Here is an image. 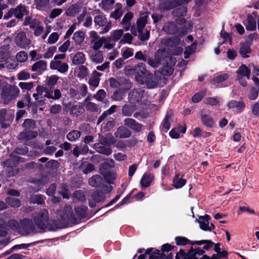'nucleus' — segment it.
<instances>
[{
    "mask_svg": "<svg viewBox=\"0 0 259 259\" xmlns=\"http://www.w3.org/2000/svg\"><path fill=\"white\" fill-rule=\"evenodd\" d=\"M115 142V140L111 134L107 135L105 137L99 136V143L94 144V149L98 153L110 155L112 152L110 146Z\"/></svg>",
    "mask_w": 259,
    "mask_h": 259,
    "instance_id": "1",
    "label": "nucleus"
},
{
    "mask_svg": "<svg viewBox=\"0 0 259 259\" xmlns=\"http://www.w3.org/2000/svg\"><path fill=\"white\" fill-rule=\"evenodd\" d=\"M33 220L38 232L52 230L50 225L49 213L46 209L40 210L34 218Z\"/></svg>",
    "mask_w": 259,
    "mask_h": 259,
    "instance_id": "2",
    "label": "nucleus"
},
{
    "mask_svg": "<svg viewBox=\"0 0 259 259\" xmlns=\"http://www.w3.org/2000/svg\"><path fill=\"white\" fill-rule=\"evenodd\" d=\"M23 127L25 132L20 133L19 135L20 139L29 140L31 138L36 137L37 136V132L30 131L35 127V122L33 120L30 119H26L23 123Z\"/></svg>",
    "mask_w": 259,
    "mask_h": 259,
    "instance_id": "3",
    "label": "nucleus"
},
{
    "mask_svg": "<svg viewBox=\"0 0 259 259\" xmlns=\"http://www.w3.org/2000/svg\"><path fill=\"white\" fill-rule=\"evenodd\" d=\"M90 37V47L95 51L100 49L106 40L103 37H100L95 31H91L89 33Z\"/></svg>",
    "mask_w": 259,
    "mask_h": 259,
    "instance_id": "4",
    "label": "nucleus"
},
{
    "mask_svg": "<svg viewBox=\"0 0 259 259\" xmlns=\"http://www.w3.org/2000/svg\"><path fill=\"white\" fill-rule=\"evenodd\" d=\"M21 229H19V233L23 235L35 234L38 232L35 229L32 222L28 219H24L21 221Z\"/></svg>",
    "mask_w": 259,
    "mask_h": 259,
    "instance_id": "5",
    "label": "nucleus"
},
{
    "mask_svg": "<svg viewBox=\"0 0 259 259\" xmlns=\"http://www.w3.org/2000/svg\"><path fill=\"white\" fill-rule=\"evenodd\" d=\"M148 71L145 64L141 63L135 67V76L137 81L140 84L145 82L144 78L148 74Z\"/></svg>",
    "mask_w": 259,
    "mask_h": 259,
    "instance_id": "6",
    "label": "nucleus"
},
{
    "mask_svg": "<svg viewBox=\"0 0 259 259\" xmlns=\"http://www.w3.org/2000/svg\"><path fill=\"white\" fill-rule=\"evenodd\" d=\"M191 1V0H162L159 5V8L163 10H169L174 8L177 6L187 4Z\"/></svg>",
    "mask_w": 259,
    "mask_h": 259,
    "instance_id": "7",
    "label": "nucleus"
},
{
    "mask_svg": "<svg viewBox=\"0 0 259 259\" xmlns=\"http://www.w3.org/2000/svg\"><path fill=\"white\" fill-rule=\"evenodd\" d=\"M9 90V87H5L2 93V97L4 100L5 104L9 103L10 101L15 98L18 96L19 93V90L16 87H12L10 89V93L7 94V91Z\"/></svg>",
    "mask_w": 259,
    "mask_h": 259,
    "instance_id": "8",
    "label": "nucleus"
},
{
    "mask_svg": "<svg viewBox=\"0 0 259 259\" xmlns=\"http://www.w3.org/2000/svg\"><path fill=\"white\" fill-rule=\"evenodd\" d=\"M164 61L166 64L161 70V73L165 76H169L173 72L172 66L176 63V60L171 57L168 56L164 58Z\"/></svg>",
    "mask_w": 259,
    "mask_h": 259,
    "instance_id": "9",
    "label": "nucleus"
},
{
    "mask_svg": "<svg viewBox=\"0 0 259 259\" xmlns=\"http://www.w3.org/2000/svg\"><path fill=\"white\" fill-rule=\"evenodd\" d=\"M165 52L164 50H158L155 53L154 58H149L147 60L148 64L153 68L158 67L163 59Z\"/></svg>",
    "mask_w": 259,
    "mask_h": 259,
    "instance_id": "10",
    "label": "nucleus"
},
{
    "mask_svg": "<svg viewBox=\"0 0 259 259\" xmlns=\"http://www.w3.org/2000/svg\"><path fill=\"white\" fill-rule=\"evenodd\" d=\"M14 117V113L8 112L5 109L0 110V124L3 127H6L10 125Z\"/></svg>",
    "mask_w": 259,
    "mask_h": 259,
    "instance_id": "11",
    "label": "nucleus"
},
{
    "mask_svg": "<svg viewBox=\"0 0 259 259\" xmlns=\"http://www.w3.org/2000/svg\"><path fill=\"white\" fill-rule=\"evenodd\" d=\"M15 42L17 46L24 49L29 46L30 40L26 37V33L21 31L17 34L15 37Z\"/></svg>",
    "mask_w": 259,
    "mask_h": 259,
    "instance_id": "12",
    "label": "nucleus"
},
{
    "mask_svg": "<svg viewBox=\"0 0 259 259\" xmlns=\"http://www.w3.org/2000/svg\"><path fill=\"white\" fill-rule=\"evenodd\" d=\"M144 91L141 89L133 90L128 95L129 101L133 104L139 102L144 97Z\"/></svg>",
    "mask_w": 259,
    "mask_h": 259,
    "instance_id": "13",
    "label": "nucleus"
},
{
    "mask_svg": "<svg viewBox=\"0 0 259 259\" xmlns=\"http://www.w3.org/2000/svg\"><path fill=\"white\" fill-rule=\"evenodd\" d=\"M50 68L51 69L57 70L61 73H65L68 70V65L67 63L61 61L53 60L50 63Z\"/></svg>",
    "mask_w": 259,
    "mask_h": 259,
    "instance_id": "14",
    "label": "nucleus"
},
{
    "mask_svg": "<svg viewBox=\"0 0 259 259\" xmlns=\"http://www.w3.org/2000/svg\"><path fill=\"white\" fill-rule=\"evenodd\" d=\"M209 215H205L204 216H200L198 221L200 228L205 231H211L214 228L213 224L209 225Z\"/></svg>",
    "mask_w": 259,
    "mask_h": 259,
    "instance_id": "15",
    "label": "nucleus"
},
{
    "mask_svg": "<svg viewBox=\"0 0 259 259\" xmlns=\"http://www.w3.org/2000/svg\"><path fill=\"white\" fill-rule=\"evenodd\" d=\"M84 8L81 5L75 4L70 6L66 9L65 14L70 17H75L77 14L80 13Z\"/></svg>",
    "mask_w": 259,
    "mask_h": 259,
    "instance_id": "16",
    "label": "nucleus"
},
{
    "mask_svg": "<svg viewBox=\"0 0 259 259\" xmlns=\"http://www.w3.org/2000/svg\"><path fill=\"white\" fill-rule=\"evenodd\" d=\"M227 107L229 109L240 112L244 108L245 103L242 101L231 100L228 103Z\"/></svg>",
    "mask_w": 259,
    "mask_h": 259,
    "instance_id": "17",
    "label": "nucleus"
},
{
    "mask_svg": "<svg viewBox=\"0 0 259 259\" xmlns=\"http://www.w3.org/2000/svg\"><path fill=\"white\" fill-rule=\"evenodd\" d=\"M47 68V63L43 60H39L35 63L31 67V70L39 74H41Z\"/></svg>",
    "mask_w": 259,
    "mask_h": 259,
    "instance_id": "18",
    "label": "nucleus"
},
{
    "mask_svg": "<svg viewBox=\"0 0 259 259\" xmlns=\"http://www.w3.org/2000/svg\"><path fill=\"white\" fill-rule=\"evenodd\" d=\"M186 131V126L180 125L178 127L172 128L169 132V136L172 139H179L181 137L180 133L184 134Z\"/></svg>",
    "mask_w": 259,
    "mask_h": 259,
    "instance_id": "19",
    "label": "nucleus"
},
{
    "mask_svg": "<svg viewBox=\"0 0 259 259\" xmlns=\"http://www.w3.org/2000/svg\"><path fill=\"white\" fill-rule=\"evenodd\" d=\"M244 24L248 30L253 31L256 29V21L250 14L247 16V19L244 22Z\"/></svg>",
    "mask_w": 259,
    "mask_h": 259,
    "instance_id": "20",
    "label": "nucleus"
},
{
    "mask_svg": "<svg viewBox=\"0 0 259 259\" xmlns=\"http://www.w3.org/2000/svg\"><path fill=\"white\" fill-rule=\"evenodd\" d=\"M14 16L18 19H21L24 15L28 14V11L25 6L20 5L17 8L13 9Z\"/></svg>",
    "mask_w": 259,
    "mask_h": 259,
    "instance_id": "21",
    "label": "nucleus"
},
{
    "mask_svg": "<svg viewBox=\"0 0 259 259\" xmlns=\"http://www.w3.org/2000/svg\"><path fill=\"white\" fill-rule=\"evenodd\" d=\"M240 55L243 58H248L249 54L251 53L250 45L247 42H243L240 44V48L239 50Z\"/></svg>",
    "mask_w": 259,
    "mask_h": 259,
    "instance_id": "22",
    "label": "nucleus"
},
{
    "mask_svg": "<svg viewBox=\"0 0 259 259\" xmlns=\"http://www.w3.org/2000/svg\"><path fill=\"white\" fill-rule=\"evenodd\" d=\"M250 70L244 64H242L236 71L237 77H245L247 79H250Z\"/></svg>",
    "mask_w": 259,
    "mask_h": 259,
    "instance_id": "23",
    "label": "nucleus"
},
{
    "mask_svg": "<svg viewBox=\"0 0 259 259\" xmlns=\"http://www.w3.org/2000/svg\"><path fill=\"white\" fill-rule=\"evenodd\" d=\"M36 91L37 94H34L33 95V97H35L38 94L41 95L42 92H44V96L48 99H53V91H50L47 88H45L44 90H42V88L41 86L38 85L36 88Z\"/></svg>",
    "mask_w": 259,
    "mask_h": 259,
    "instance_id": "24",
    "label": "nucleus"
},
{
    "mask_svg": "<svg viewBox=\"0 0 259 259\" xmlns=\"http://www.w3.org/2000/svg\"><path fill=\"white\" fill-rule=\"evenodd\" d=\"M67 107L69 109L70 114L73 115H78L83 111V108L80 105L69 104Z\"/></svg>",
    "mask_w": 259,
    "mask_h": 259,
    "instance_id": "25",
    "label": "nucleus"
},
{
    "mask_svg": "<svg viewBox=\"0 0 259 259\" xmlns=\"http://www.w3.org/2000/svg\"><path fill=\"white\" fill-rule=\"evenodd\" d=\"M152 74L148 73L147 76L144 78L145 82L142 84H146L149 89L154 88L157 86L156 82L153 79Z\"/></svg>",
    "mask_w": 259,
    "mask_h": 259,
    "instance_id": "26",
    "label": "nucleus"
},
{
    "mask_svg": "<svg viewBox=\"0 0 259 259\" xmlns=\"http://www.w3.org/2000/svg\"><path fill=\"white\" fill-rule=\"evenodd\" d=\"M153 179V176L148 173H145L143 175L141 180V185L142 187H148L152 183Z\"/></svg>",
    "mask_w": 259,
    "mask_h": 259,
    "instance_id": "27",
    "label": "nucleus"
},
{
    "mask_svg": "<svg viewBox=\"0 0 259 259\" xmlns=\"http://www.w3.org/2000/svg\"><path fill=\"white\" fill-rule=\"evenodd\" d=\"M86 60L85 55L80 52L76 53L72 59V63L75 65L83 64Z\"/></svg>",
    "mask_w": 259,
    "mask_h": 259,
    "instance_id": "28",
    "label": "nucleus"
},
{
    "mask_svg": "<svg viewBox=\"0 0 259 259\" xmlns=\"http://www.w3.org/2000/svg\"><path fill=\"white\" fill-rule=\"evenodd\" d=\"M115 135L117 138H126L130 136L131 132L126 127L121 126L118 128L117 132L115 133Z\"/></svg>",
    "mask_w": 259,
    "mask_h": 259,
    "instance_id": "29",
    "label": "nucleus"
},
{
    "mask_svg": "<svg viewBox=\"0 0 259 259\" xmlns=\"http://www.w3.org/2000/svg\"><path fill=\"white\" fill-rule=\"evenodd\" d=\"M123 29H116L112 30L110 33V39L114 41H120L123 34Z\"/></svg>",
    "mask_w": 259,
    "mask_h": 259,
    "instance_id": "30",
    "label": "nucleus"
},
{
    "mask_svg": "<svg viewBox=\"0 0 259 259\" xmlns=\"http://www.w3.org/2000/svg\"><path fill=\"white\" fill-rule=\"evenodd\" d=\"M186 183V180L180 177L179 175H176L173 179L172 185L176 189H179L183 187Z\"/></svg>",
    "mask_w": 259,
    "mask_h": 259,
    "instance_id": "31",
    "label": "nucleus"
},
{
    "mask_svg": "<svg viewBox=\"0 0 259 259\" xmlns=\"http://www.w3.org/2000/svg\"><path fill=\"white\" fill-rule=\"evenodd\" d=\"M84 37L85 33L82 31H78L74 33L73 39L77 45H80L84 41Z\"/></svg>",
    "mask_w": 259,
    "mask_h": 259,
    "instance_id": "32",
    "label": "nucleus"
},
{
    "mask_svg": "<svg viewBox=\"0 0 259 259\" xmlns=\"http://www.w3.org/2000/svg\"><path fill=\"white\" fill-rule=\"evenodd\" d=\"M147 15H144L141 16L137 22V29L138 32H141L142 30L147 22Z\"/></svg>",
    "mask_w": 259,
    "mask_h": 259,
    "instance_id": "33",
    "label": "nucleus"
},
{
    "mask_svg": "<svg viewBox=\"0 0 259 259\" xmlns=\"http://www.w3.org/2000/svg\"><path fill=\"white\" fill-rule=\"evenodd\" d=\"M229 76V75L228 73L219 75L213 79L212 83L216 87H218L219 83L226 80L228 78Z\"/></svg>",
    "mask_w": 259,
    "mask_h": 259,
    "instance_id": "34",
    "label": "nucleus"
},
{
    "mask_svg": "<svg viewBox=\"0 0 259 259\" xmlns=\"http://www.w3.org/2000/svg\"><path fill=\"white\" fill-rule=\"evenodd\" d=\"M101 74L100 73L96 71H94L93 73V76L90 78L89 80L90 85L94 87H98L99 83V76Z\"/></svg>",
    "mask_w": 259,
    "mask_h": 259,
    "instance_id": "35",
    "label": "nucleus"
},
{
    "mask_svg": "<svg viewBox=\"0 0 259 259\" xmlns=\"http://www.w3.org/2000/svg\"><path fill=\"white\" fill-rule=\"evenodd\" d=\"M149 259H172L171 256H165L158 250H155L153 252Z\"/></svg>",
    "mask_w": 259,
    "mask_h": 259,
    "instance_id": "36",
    "label": "nucleus"
},
{
    "mask_svg": "<svg viewBox=\"0 0 259 259\" xmlns=\"http://www.w3.org/2000/svg\"><path fill=\"white\" fill-rule=\"evenodd\" d=\"M102 181V178L98 175H95L91 177L89 180V184L92 187L98 186Z\"/></svg>",
    "mask_w": 259,
    "mask_h": 259,
    "instance_id": "37",
    "label": "nucleus"
},
{
    "mask_svg": "<svg viewBox=\"0 0 259 259\" xmlns=\"http://www.w3.org/2000/svg\"><path fill=\"white\" fill-rule=\"evenodd\" d=\"M90 59L93 62L97 64L101 63L103 61L102 52L100 51L95 52L91 56Z\"/></svg>",
    "mask_w": 259,
    "mask_h": 259,
    "instance_id": "38",
    "label": "nucleus"
},
{
    "mask_svg": "<svg viewBox=\"0 0 259 259\" xmlns=\"http://www.w3.org/2000/svg\"><path fill=\"white\" fill-rule=\"evenodd\" d=\"M163 30L168 33H174L177 31L176 25L174 23L168 22L164 25Z\"/></svg>",
    "mask_w": 259,
    "mask_h": 259,
    "instance_id": "39",
    "label": "nucleus"
},
{
    "mask_svg": "<svg viewBox=\"0 0 259 259\" xmlns=\"http://www.w3.org/2000/svg\"><path fill=\"white\" fill-rule=\"evenodd\" d=\"M201 121L207 127H212L214 124L213 119L206 114L202 115Z\"/></svg>",
    "mask_w": 259,
    "mask_h": 259,
    "instance_id": "40",
    "label": "nucleus"
},
{
    "mask_svg": "<svg viewBox=\"0 0 259 259\" xmlns=\"http://www.w3.org/2000/svg\"><path fill=\"white\" fill-rule=\"evenodd\" d=\"M191 250H189L187 254H186L184 251L181 249L176 254V259H191L193 255Z\"/></svg>",
    "mask_w": 259,
    "mask_h": 259,
    "instance_id": "41",
    "label": "nucleus"
},
{
    "mask_svg": "<svg viewBox=\"0 0 259 259\" xmlns=\"http://www.w3.org/2000/svg\"><path fill=\"white\" fill-rule=\"evenodd\" d=\"M133 37L130 33H126L123 34L122 38L119 41V44H131L133 41Z\"/></svg>",
    "mask_w": 259,
    "mask_h": 259,
    "instance_id": "42",
    "label": "nucleus"
},
{
    "mask_svg": "<svg viewBox=\"0 0 259 259\" xmlns=\"http://www.w3.org/2000/svg\"><path fill=\"white\" fill-rule=\"evenodd\" d=\"M83 104L88 110L91 111H97L98 110L97 105L94 103L89 102L88 98L84 100Z\"/></svg>",
    "mask_w": 259,
    "mask_h": 259,
    "instance_id": "43",
    "label": "nucleus"
},
{
    "mask_svg": "<svg viewBox=\"0 0 259 259\" xmlns=\"http://www.w3.org/2000/svg\"><path fill=\"white\" fill-rule=\"evenodd\" d=\"M135 110V106L125 105L122 107V113L124 116H130L132 115Z\"/></svg>",
    "mask_w": 259,
    "mask_h": 259,
    "instance_id": "44",
    "label": "nucleus"
},
{
    "mask_svg": "<svg viewBox=\"0 0 259 259\" xmlns=\"http://www.w3.org/2000/svg\"><path fill=\"white\" fill-rule=\"evenodd\" d=\"M6 201L12 207H18L21 205L20 201L18 198L8 197L6 199Z\"/></svg>",
    "mask_w": 259,
    "mask_h": 259,
    "instance_id": "45",
    "label": "nucleus"
},
{
    "mask_svg": "<svg viewBox=\"0 0 259 259\" xmlns=\"http://www.w3.org/2000/svg\"><path fill=\"white\" fill-rule=\"evenodd\" d=\"M114 166V161L111 159H107L100 166V170L101 172H103L104 170L109 168H112Z\"/></svg>",
    "mask_w": 259,
    "mask_h": 259,
    "instance_id": "46",
    "label": "nucleus"
},
{
    "mask_svg": "<svg viewBox=\"0 0 259 259\" xmlns=\"http://www.w3.org/2000/svg\"><path fill=\"white\" fill-rule=\"evenodd\" d=\"M125 90L122 88L115 91L112 96V99L116 101H120L122 99L124 94Z\"/></svg>",
    "mask_w": 259,
    "mask_h": 259,
    "instance_id": "47",
    "label": "nucleus"
},
{
    "mask_svg": "<svg viewBox=\"0 0 259 259\" xmlns=\"http://www.w3.org/2000/svg\"><path fill=\"white\" fill-rule=\"evenodd\" d=\"M134 55V50L131 48H124L121 50V56L123 59H127Z\"/></svg>",
    "mask_w": 259,
    "mask_h": 259,
    "instance_id": "48",
    "label": "nucleus"
},
{
    "mask_svg": "<svg viewBox=\"0 0 259 259\" xmlns=\"http://www.w3.org/2000/svg\"><path fill=\"white\" fill-rule=\"evenodd\" d=\"M80 137V133L78 131H72L67 135V138L69 141H75Z\"/></svg>",
    "mask_w": 259,
    "mask_h": 259,
    "instance_id": "49",
    "label": "nucleus"
},
{
    "mask_svg": "<svg viewBox=\"0 0 259 259\" xmlns=\"http://www.w3.org/2000/svg\"><path fill=\"white\" fill-rule=\"evenodd\" d=\"M94 22L97 25L104 26L107 23V19L103 14H100L95 17Z\"/></svg>",
    "mask_w": 259,
    "mask_h": 259,
    "instance_id": "50",
    "label": "nucleus"
},
{
    "mask_svg": "<svg viewBox=\"0 0 259 259\" xmlns=\"http://www.w3.org/2000/svg\"><path fill=\"white\" fill-rule=\"evenodd\" d=\"M92 198L96 202H100L105 199V196L102 192L96 191L92 195Z\"/></svg>",
    "mask_w": 259,
    "mask_h": 259,
    "instance_id": "51",
    "label": "nucleus"
},
{
    "mask_svg": "<svg viewBox=\"0 0 259 259\" xmlns=\"http://www.w3.org/2000/svg\"><path fill=\"white\" fill-rule=\"evenodd\" d=\"M102 173L104 175L106 182L108 183H112L116 177V173L114 171L108 172L105 174L103 172Z\"/></svg>",
    "mask_w": 259,
    "mask_h": 259,
    "instance_id": "52",
    "label": "nucleus"
},
{
    "mask_svg": "<svg viewBox=\"0 0 259 259\" xmlns=\"http://www.w3.org/2000/svg\"><path fill=\"white\" fill-rule=\"evenodd\" d=\"M88 75V68L84 66H81L78 68L77 76L80 78H83Z\"/></svg>",
    "mask_w": 259,
    "mask_h": 259,
    "instance_id": "53",
    "label": "nucleus"
},
{
    "mask_svg": "<svg viewBox=\"0 0 259 259\" xmlns=\"http://www.w3.org/2000/svg\"><path fill=\"white\" fill-rule=\"evenodd\" d=\"M80 167L83 173L85 174L91 172L94 169V165L88 163H83Z\"/></svg>",
    "mask_w": 259,
    "mask_h": 259,
    "instance_id": "54",
    "label": "nucleus"
},
{
    "mask_svg": "<svg viewBox=\"0 0 259 259\" xmlns=\"http://www.w3.org/2000/svg\"><path fill=\"white\" fill-rule=\"evenodd\" d=\"M114 3V0H104L103 2H101L100 6L104 10H108L110 9V7Z\"/></svg>",
    "mask_w": 259,
    "mask_h": 259,
    "instance_id": "55",
    "label": "nucleus"
},
{
    "mask_svg": "<svg viewBox=\"0 0 259 259\" xmlns=\"http://www.w3.org/2000/svg\"><path fill=\"white\" fill-rule=\"evenodd\" d=\"M16 58L18 62H24L27 60L28 56L26 53L21 51L17 54Z\"/></svg>",
    "mask_w": 259,
    "mask_h": 259,
    "instance_id": "56",
    "label": "nucleus"
},
{
    "mask_svg": "<svg viewBox=\"0 0 259 259\" xmlns=\"http://www.w3.org/2000/svg\"><path fill=\"white\" fill-rule=\"evenodd\" d=\"M138 32L139 33V38L140 40L145 41L149 39L150 35V31L149 30H144L143 29L141 32Z\"/></svg>",
    "mask_w": 259,
    "mask_h": 259,
    "instance_id": "57",
    "label": "nucleus"
},
{
    "mask_svg": "<svg viewBox=\"0 0 259 259\" xmlns=\"http://www.w3.org/2000/svg\"><path fill=\"white\" fill-rule=\"evenodd\" d=\"M9 226L13 230H15L19 233V229H21V223L15 220H11L8 222Z\"/></svg>",
    "mask_w": 259,
    "mask_h": 259,
    "instance_id": "58",
    "label": "nucleus"
},
{
    "mask_svg": "<svg viewBox=\"0 0 259 259\" xmlns=\"http://www.w3.org/2000/svg\"><path fill=\"white\" fill-rule=\"evenodd\" d=\"M59 77L56 75H52L47 77L48 85L54 86L57 82Z\"/></svg>",
    "mask_w": 259,
    "mask_h": 259,
    "instance_id": "59",
    "label": "nucleus"
},
{
    "mask_svg": "<svg viewBox=\"0 0 259 259\" xmlns=\"http://www.w3.org/2000/svg\"><path fill=\"white\" fill-rule=\"evenodd\" d=\"M196 45L195 44H193L190 46L186 48V50L184 52L185 58H188L190 55L194 52L196 49Z\"/></svg>",
    "mask_w": 259,
    "mask_h": 259,
    "instance_id": "60",
    "label": "nucleus"
},
{
    "mask_svg": "<svg viewBox=\"0 0 259 259\" xmlns=\"http://www.w3.org/2000/svg\"><path fill=\"white\" fill-rule=\"evenodd\" d=\"M171 114V113L170 112H168L167 113L163 123V128H164L166 132L170 128V121Z\"/></svg>",
    "mask_w": 259,
    "mask_h": 259,
    "instance_id": "61",
    "label": "nucleus"
},
{
    "mask_svg": "<svg viewBox=\"0 0 259 259\" xmlns=\"http://www.w3.org/2000/svg\"><path fill=\"white\" fill-rule=\"evenodd\" d=\"M175 241L177 243V244L178 245H185L187 244L188 243H190L191 242L189 241V240L184 237H176L175 238Z\"/></svg>",
    "mask_w": 259,
    "mask_h": 259,
    "instance_id": "62",
    "label": "nucleus"
},
{
    "mask_svg": "<svg viewBox=\"0 0 259 259\" xmlns=\"http://www.w3.org/2000/svg\"><path fill=\"white\" fill-rule=\"evenodd\" d=\"M49 0H36V7L38 10H42L49 4Z\"/></svg>",
    "mask_w": 259,
    "mask_h": 259,
    "instance_id": "63",
    "label": "nucleus"
},
{
    "mask_svg": "<svg viewBox=\"0 0 259 259\" xmlns=\"http://www.w3.org/2000/svg\"><path fill=\"white\" fill-rule=\"evenodd\" d=\"M30 74L26 71L23 70L19 72L17 74L18 80H27L30 78Z\"/></svg>",
    "mask_w": 259,
    "mask_h": 259,
    "instance_id": "64",
    "label": "nucleus"
}]
</instances>
